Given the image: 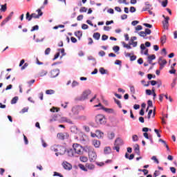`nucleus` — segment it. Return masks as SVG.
I'll return each instance as SVG.
<instances>
[{"instance_id": "obj_1", "label": "nucleus", "mask_w": 177, "mask_h": 177, "mask_svg": "<svg viewBox=\"0 0 177 177\" xmlns=\"http://www.w3.org/2000/svg\"><path fill=\"white\" fill-rule=\"evenodd\" d=\"M73 149L75 154H79L80 156L84 154V147L81 145L77 143L73 144Z\"/></svg>"}, {"instance_id": "obj_2", "label": "nucleus", "mask_w": 177, "mask_h": 177, "mask_svg": "<svg viewBox=\"0 0 177 177\" xmlns=\"http://www.w3.org/2000/svg\"><path fill=\"white\" fill-rule=\"evenodd\" d=\"M95 122L100 124V125H104L106 124V116L102 114H98L95 116Z\"/></svg>"}, {"instance_id": "obj_3", "label": "nucleus", "mask_w": 177, "mask_h": 177, "mask_svg": "<svg viewBox=\"0 0 177 177\" xmlns=\"http://www.w3.org/2000/svg\"><path fill=\"white\" fill-rule=\"evenodd\" d=\"M91 93V90H85L84 91H83L82 94L79 97V100L80 101L86 100V99H88V96H89Z\"/></svg>"}, {"instance_id": "obj_4", "label": "nucleus", "mask_w": 177, "mask_h": 177, "mask_svg": "<svg viewBox=\"0 0 177 177\" xmlns=\"http://www.w3.org/2000/svg\"><path fill=\"white\" fill-rule=\"evenodd\" d=\"M57 153H56V156H59V154L60 156H63V154L66 153V147H63V146H57Z\"/></svg>"}, {"instance_id": "obj_5", "label": "nucleus", "mask_w": 177, "mask_h": 177, "mask_svg": "<svg viewBox=\"0 0 177 177\" xmlns=\"http://www.w3.org/2000/svg\"><path fill=\"white\" fill-rule=\"evenodd\" d=\"M57 137L60 140H64L66 139H68V138L70 137V135H68V133H58L57 134Z\"/></svg>"}, {"instance_id": "obj_6", "label": "nucleus", "mask_w": 177, "mask_h": 177, "mask_svg": "<svg viewBox=\"0 0 177 177\" xmlns=\"http://www.w3.org/2000/svg\"><path fill=\"white\" fill-rule=\"evenodd\" d=\"M167 59H164L162 57H159L158 64L160 66V70H162L165 64H167Z\"/></svg>"}, {"instance_id": "obj_7", "label": "nucleus", "mask_w": 177, "mask_h": 177, "mask_svg": "<svg viewBox=\"0 0 177 177\" xmlns=\"http://www.w3.org/2000/svg\"><path fill=\"white\" fill-rule=\"evenodd\" d=\"M88 157L91 161H95L96 160V153L93 151V149H91V150H88Z\"/></svg>"}, {"instance_id": "obj_8", "label": "nucleus", "mask_w": 177, "mask_h": 177, "mask_svg": "<svg viewBox=\"0 0 177 177\" xmlns=\"http://www.w3.org/2000/svg\"><path fill=\"white\" fill-rule=\"evenodd\" d=\"M37 12H38V15H36L35 13H32V19H39L42 15H44V12H42V10L41 8H39L37 10Z\"/></svg>"}, {"instance_id": "obj_9", "label": "nucleus", "mask_w": 177, "mask_h": 177, "mask_svg": "<svg viewBox=\"0 0 177 177\" xmlns=\"http://www.w3.org/2000/svg\"><path fill=\"white\" fill-rule=\"evenodd\" d=\"M62 167L63 168H64V169H66L67 171H71V169H73V165H71V164H70L67 161L62 162Z\"/></svg>"}, {"instance_id": "obj_10", "label": "nucleus", "mask_w": 177, "mask_h": 177, "mask_svg": "<svg viewBox=\"0 0 177 177\" xmlns=\"http://www.w3.org/2000/svg\"><path fill=\"white\" fill-rule=\"evenodd\" d=\"M59 74H60V71L59 69H54L50 71L51 78H55Z\"/></svg>"}, {"instance_id": "obj_11", "label": "nucleus", "mask_w": 177, "mask_h": 177, "mask_svg": "<svg viewBox=\"0 0 177 177\" xmlns=\"http://www.w3.org/2000/svg\"><path fill=\"white\" fill-rule=\"evenodd\" d=\"M169 20V17H166L165 21H162V25L165 30H168V27H169V23L168 22Z\"/></svg>"}, {"instance_id": "obj_12", "label": "nucleus", "mask_w": 177, "mask_h": 177, "mask_svg": "<svg viewBox=\"0 0 177 177\" xmlns=\"http://www.w3.org/2000/svg\"><path fill=\"white\" fill-rule=\"evenodd\" d=\"M102 110L105 111V113H108V114H114V109L111 108H106L104 106H102Z\"/></svg>"}, {"instance_id": "obj_13", "label": "nucleus", "mask_w": 177, "mask_h": 177, "mask_svg": "<svg viewBox=\"0 0 177 177\" xmlns=\"http://www.w3.org/2000/svg\"><path fill=\"white\" fill-rule=\"evenodd\" d=\"M115 146H122L124 145V141L122 140V139H121V138H118L115 140Z\"/></svg>"}, {"instance_id": "obj_14", "label": "nucleus", "mask_w": 177, "mask_h": 177, "mask_svg": "<svg viewBox=\"0 0 177 177\" xmlns=\"http://www.w3.org/2000/svg\"><path fill=\"white\" fill-rule=\"evenodd\" d=\"M145 8H142L143 12H146L147 10H150L151 9V5L149 1L145 2Z\"/></svg>"}, {"instance_id": "obj_15", "label": "nucleus", "mask_w": 177, "mask_h": 177, "mask_svg": "<svg viewBox=\"0 0 177 177\" xmlns=\"http://www.w3.org/2000/svg\"><path fill=\"white\" fill-rule=\"evenodd\" d=\"M74 154H75V152H74V150L73 149H70L67 150V155L69 157H74Z\"/></svg>"}, {"instance_id": "obj_16", "label": "nucleus", "mask_w": 177, "mask_h": 177, "mask_svg": "<svg viewBox=\"0 0 177 177\" xmlns=\"http://www.w3.org/2000/svg\"><path fill=\"white\" fill-rule=\"evenodd\" d=\"M93 146H95L96 148L100 147V141L97 140H93Z\"/></svg>"}, {"instance_id": "obj_17", "label": "nucleus", "mask_w": 177, "mask_h": 177, "mask_svg": "<svg viewBox=\"0 0 177 177\" xmlns=\"http://www.w3.org/2000/svg\"><path fill=\"white\" fill-rule=\"evenodd\" d=\"M26 20H28V21H31V20H32V14L30 15V12H28L26 15Z\"/></svg>"}, {"instance_id": "obj_18", "label": "nucleus", "mask_w": 177, "mask_h": 177, "mask_svg": "<svg viewBox=\"0 0 177 177\" xmlns=\"http://www.w3.org/2000/svg\"><path fill=\"white\" fill-rule=\"evenodd\" d=\"M75 37L79 38V39H80L81 37H82V31L79 30V31L75 32Z\"/></svg>"}, {"instance_id": "obj_19", "label": "nucleus", "mask_w": 177, "mask_h": 177, "mask_svg": "<svg viewBox=\"0 0 177 177\" xmlns=\"http://www.w3.org/2000/svg\"><path fill=\"white\" fill-rule=\"evenodd\" d=\"M94 39H96L97 41H99L100 39V33L99 32H95L93 35Z\"/></svg>"}, {"instance_id": "obj_20", "label": "nucleus", "mask_w": 177, "mask_h": 177, "mask_svg": "<svg viewBox=\"0 0 177 177\" xmlns=\"http://www.w3.org/2000/svg\"><path fill=\"white\" fill-rule=\"evenodd\" d=\"M134 151H135L136 154H138V156H140V149H139V145H136V147L134 149Z\"/></svg>"}, {"instance_id": "obj_21", "label": "nucleus", "mask_w": 177, "mask_h": 177, "mask_svg": "<svg viewBox=\"0 0 177 177\" xmlns=\"http://www.w3.org/2000/svg\"><path fill=\"white\" fill-rule=\"evenodd\" d=\"M114 102L118 104L119 109H122V105L121 104V101L114 98Z\"/></svg>"}, {"instance_id": "obj_22", "label": "nucleus", "mask_w": 177, "mask_h": 177, "mask_svg": "<svg viewBox=\"0 0 177 177\" xmlns=\"http://www.w3.org/2000/svg\"><path fill=\"white\" fill-rule=\"evenodd\" d=\"M111 152V148H110L109 147H106L104 148V153L105 154H109Z\"/></svg>"}, {"instance_id": "obj_23", "label": "nucleus", "mask_w": 177, "mask_h": 177, "mask_svg": "<svg viewBox=\"0 0 177 177\" xmlns=\"http://www.w3.org/2000/svg\"><path fill=\"white\" fill-rule=\"evenodd\" d=\"M155 59H156V55H149L148 57V62H149V63H151V61L154 60Z\"/></svg>"}, {"instance_id": "obj_24", "label": "nucleus", "mask_w": 177, "mask_h": 177, "mask_svg": "<svg viewBox=\"0 0 177 177\" xmlns=\"http://www.w3.org/2000/svg\"><path fill=\"white\" fill-rule=\"evenodd\" d=\"M139 35L140 37H143L145 39H147V37H146L147 36V35H146V32L141 31L139 32Z\"/></svg>"}, {"instance_id": "obj_25", "label": "nucleus", "mask_w": 177, "mask_h": 177, "mask_svg": "<svg viewBox=\"0 0 177 177\" xmlns=\"http://www.w3.org/2000/svg\"><path fill=\"white\" fill-rule=\"evenodd\" d=\"M160 42H161V44H162V45H164V44H165V42H167V36L163 35V36L160 38Z\"/></svg>"}, {"instance_id": "obj_26", "label": "nucleus", "mask_w": 177, "mask_h": 177, "mask_svg": "<svg viewBox=\"0 0 177 177\" xmlns=\"http://www.w3.org/2000/svg\"><path fill=\"white\" fill-rule=\"evenodd\" d=\"M78 167H79V168H80V169H82V171H84L85 172L88 171V169H86V167L84 165L79 164Z\"/></svg>"}, {"instance_id": "obj_27", "label": "nucleus", "mask_w": 177, "mask_h": 177, "mask_svg": "<svg viewBox=\"0 0 177 177\" xmlns=\"http://www.w3.org/2000/svg\"><path fill=\"white\" fill-rule=\"evenodd\" d=\"M17 100H19V97H14L11 100V104H16V103H17Z\"/></svg>"}, {"instance_id": "obj_28", "label": "nucleus", "mask_w": 177, "mask_h": 177, "mask_svg": "<svg viewBox=\"0 0 177 177\" xmlns=\"http://www.w3.org/2000/svg\"><path fill=\"white\" fill-rule=\"evenodd\" d=\"M71 132H73L74 133H77V132H78V128H77V127H75V126H73L71 128Z\"/></svg>"}, {"instance_id": "obj_29", "label": "nucleus", "mask_w": 177, "mask_h": 177, "mask_svg": "<svg viewBox=\"0 0 177 177\" xmlns=\"http://www.w3.org/2000/svg\"><path fill=\"white\" fill-rule=\"evenodd\" d=\"M80 160L82 162H86V161H88V158L86 156H81Z\"/></svg>"}, {"instance_id": "obj_30", "label": "nucleus", "mask_w": 177, "mask_h": 177, "mask_svg": "<svg viewBox=\"0 0 177 177\" xmlns=\"http://www.w3.org/2000/svg\"><path fill=\"white\" fill-rule=\"evenodd\" d=\"M86 168H88V169H95V165H92V164H86Z\"/></svg>"}, {"instance_id": "obj_31", "label": "nucleus", "mask_w": 177, "mask_h": 177, "mask_svg": "<svg viewBox=\"0 0 177 177\" xmlns=\"http://www.w3.org/2000/svg\"><path fill=\"white\" fill-rule=\"evenodd\" d=\"M53 93H55V91L50 89V90H46V95H53Z\"/></svg>"}, {"instance_id": "obj_32", "label": "nucleus", "mask_w": 177, "mask_h": 177, "mask_svg": "<svg viewBox=\"0 0 177 177\" xmlns=\"http://www.w3.org/2000/svg\"><path fill=\"white\" fill-rule=\"evenodd\" d=\"M124 48H127V49H132L131 44H127L125 42L122 43Z\"/></svg>"}, {"instance_id": "obj_33", "label": "nucleus", "mask_w": 177, "mask_h": 177, "mask_svg": "<svg viewBox=\"0 0 177 177\" xmlns=\"http://www.w3.org/2000/svg\"><path fill=\"white\" fill-rule=\"evenodd\" d=\"M38 30H39V26L38 25H35V26H33L32 28V29L30 30L31 32L32 31H38Z\"/></svg>"}, {"instance_id": "obj_34", "label": "nucleus", "mask_w": 177, "mask_h": 177, "mask_svg": "<svg viewBox=\"0 0 177 177\" xmlns=\"http://www.w3.org/2000/svg\"><path fill=\"white\" fill-rule=\"evenodd\" d=\"M87 11H88V8H86V7H82V8L80 9V13L86 12Z\"/></svg>"}, {"instance_id": "obj_35", "label": "nucleus", "mask_w": 177, "mask_h": 177, "mask_svg": "<svg viewBox=\"0 0 177 177\" xmlns=\"http://www.w3.org/2000/svg\"><path fill=\"white\" fill-rule=\"evenodd\" d=\"M28 111V107H25L22 109V110L19 112L20 114H24V113H27Z\"/></svg>"}, {"instance_id": "obj_36", "label": "nucleus", "mask_w": 177, "mask_h": 177, "mask_svg": "<svg viewBox=\"0 0 177 177\" xmlns=\"http://www.w3.org/2000/svg\"><path fill=\"white\" fill-rule=\"evenodd\" d=\"M80 85V83H78V82L74 80L72 82V88H75V86H78Z\"/></svg>"}, {"instance_id": "obj_37", "label": "nucleus", "mask_w": 177, "mask_h": 177, "mask_svg": "<svg viewBox=\"0 0 177 177\" xmlns=\"http://www.w3.org/2000/svg\"><path fill=\"white\" fill-rule=\"evenodd\" d=\"M46 74H48V72L44 70L41 71V72L39 73L40 77H44V75H46Z\"/></svg>"}, {"instance_id": "obj_38", "label": "nucleus", "mask_w": 177, "mask_h": 177, "mask_svg": "<svg viewBox=\"0 0 177 177\" xmlns=\"http://www.w3.org/2000/svg\"><path fill=\"white\" fill-rule=\"evenodd\" d=\"M133 142H138L139 140V138L138 137V135H133L132 136Z\"/></svg>"}, {"instance_id": "obj_39", "label": "nucleus", "mask_w": 177, "mask_h": 177, "mask_svg": "<svg viewBox=\"0 0 177 177\" xmlns=\"http://www.w3.org/2000/svg\"><path fill=\"white\" fill-rule=\"evenodd\" d=\"M167 5H168V0H165L162 2V6H163V8H167Z\"/></svg>"}, {"instance_id": "obj_40", "label": "nucleus", "mask_w": 177, "mask_h": 177, "mask_svg": "<svg viewBox=\"0 0 177 177\" xmlns=\"http://www.w3.org/2000/svg\"><path fill=\"white\" fill-rule=\"evenodd\" d=\"M151 160H153V161H155V162H156V164H159V163H160V161H158V159H157V157L155 156H152Z\"/></svg>"}, {"instance_id": "obj_41", "label": "nucleus", "mask_w": 177, "mask_h": 177, "mask_svg": "<svg viewBox=\"0 0 177 177\" xmlns=\"http://www.w3.org/2000/svg\"><path fill=\"white\" fill-rule=\"evenodd\" d=\"M6 9H7L6 4L1 6V12H6Z\"/></svg>"}, {"instance_id": "obj_42", "label": "nucleus", "mask_w": 177, "mask_h": 177, "mask_svg": "<svg viewBox=\"0 0 177 177\" xmlns=\"http://www.w3.org/2000/svg\"><path fill=\"white\" fill-rule=\"evenodd\" d=\"M113 50H114V52H115V53L118 52V50H120V46H113Z\"/></svg>"}, {"instance_id": "obj_43", "label": "nucleus", "mask_w": 177, "mask_h": 177, "mask_svg": "<svg viewBox=\"0 0 177 177\" xmlns=\"http://www.w3.org/2000/svg\"><path fill=\"white\" fill-rule=\"evenodd\" d=\"M145 32L147 35H150V34H151V30L149 28H146Z\"/></svg>"}, {"instance_id": "obj_44", "label": "nucleus", "mask_w": 177, "mask_h": 177, "mask_svg": "<svg viewBox=\"0 0 177 177\" xmlns=\"http://www.w3.org/2000/svg\"><path fill=\"white\" fill-rule=\"evenodd\" d=\"M82 30H88V28H89V26L85 24H83L82 25Z\"/></svg>"}, {"instance_id": "obj_45", "label": "nucleus", "mask_w": 177, "mask_h": 177, "mask_svg": "<svg viewBox=\"0 0 177 177\" xmlns=\"http://www.w3.org/2000/svg\"><path fill=\"white\" fill-rule=\"evenodd\" d=\"M53 176H59V177H63V175L59 172L55 171Z\"/></svg>"}, {"instance_id": "obj_46", "label": "nucleus", "mask_w": 177, "mask_h": 177, "mask_svg": "<svg viewBox=\"0 0 177 177\" xmlns=\"http://www.w3.org/2000/svg\"><path fill=\"white\" fill-rule=\"evenodd\" d=\"M115 134L114 133H111L109 134V139H114Z\"/></svg>"}, {"instance_id": "obj_47", "label": "nucleus", "mask_w": 177, "mask_h": 177, "mask_svg": "<svg viewBox=\"0 0 177 177\" xmlns=\"http://www.w3.org/2000/svg\"><path fill=\"white\" fill-rule=\"evenodd\" d=\"M82 19H84V15H80L77 16V21H81V20H82Z\"/></svg>"}, {"instance_id": "obj_48", "label": "nucleus", "mask_w": 177, "mask_h": 177, "mask_svg": "<svg viewBox=\"0 0 177 177\" xmlns=\"http://www.w3.org/2000/svg\"><path fill=\"white\" fill-rule=\"evenodd\" d=\"M113 150H116V151L120 152V145H115L113 148Z\"/></svg>"}, {"instance_id": "obj_49", "label": "nucleus", "mask_w": 177, "mask_h": 177, "mask_svg": "<svg viewBox=\"0 0 177 177\" xmlns=\"http://www.w3.org/2000/svg\"><path fill=\"white\" fill-rule=\"evenodd\" d=\"M130 45H133V48H136V46H138V41H131Z\"/></svg>"}, {"instance_id": "obj_50", "label": "nucleus", "mask_w": 177, "mask_h": 177, "mask_svg": "<svg viewBox=\"0 0 177 177\" xmlns=\"http://www.w3.org/2000/svg\"><path fill=\"white\" fill-rule=\"evenodd\" d=\"M154 132L156 133L158 138H161V134H160V132L158 131V129H155Z\"/></svg>"}, {"instance_id": "obj_51", "label": "nucleus", "mask_w": 177, "mask_h": 177, "mask_svg": "<svg viewBox=\"0 0 177 177\" xmlns=\"http://www.w3.org/2000/svg\"><path fill=\"white\" fill-rule=\"evenodd\" d=\"M143 27L142 26L138 25L136 27V31H140V30H142Z\"/></svg>"}, {"instance_id": "obj_52", "label": "nucleus", "mask_w": 177, "mask_h": 177, "mask_svg": "<svg viewBox=\"0 0 177 177\" xmlns=\"http://www.w3.org/2000/svg\"><path fill=\"white\" fill-rule=\"evenodd\" d=\"M24 140L25 145H28V139L24 134Z\"/></svg>"}, {"instance_id": "obj_53", "label": "nucleus", "mask_w": 177, "mask_h": 177, "mask_svg": "<svg viewBox=\"0 0 177 177\" xmlns=\"http://www.w3.org/2000/svg\"><path fill=\"white\" fill-rule=\"evenodd\" d=\"M170 171L172 174H176V169L174 167H170Z\"/></svg>"}, {"instance_id": "obj_54", "label": "nucleus", "mask_w": 177, "mask_h": 177, "mask_svg": "<svg viewBox=\"0 0 177 177\" xmlns=\"http://www.w3.org/2000/svg\"><path fill=\"white\" fill-rule=\"evenodd\" d=\"M106 39H109V36L106 35H103L102 36V41H106Z\"/></svg>"}, {"instance_id": "obj_55", "label": "nucleus", "mask_w": 177, "mask_h": 177, "mask_svg": "<svg viewBox=\"0 0 177 177\" xmlns=\"http://www.w3.org/2000/svg\"><path fill=\"white\" fill-rule=\"evenodd\" d=\"M130 12L131 13H135V12H136V8L133 6L130 7Z\"/></svg>"}, {"instance_id": "obj_56", "label": "nucleus", "mask_w": 177, "mask_h": 177, "mask_svg": "<svg viewBox=\"0 0 177 177\" xmlns=\"http://www.w3.org/2000/svg\"><path fill=\"white\" fill-rule=\"evenodd\" d=\"M100 73L101 74H106V70H105V68H100Z\"/></svg>"}, {"instance_id": "obj_57", "label": "nucleus", "mask_w": 177, "mask_h": 177, "mask_svg": "<svg viewBox=\"0 0 177 177\" xmlns=\"http://www.w3.org/2000/svg\"><path fill=\"white\" fill-rule=\"evenodd\" d=\"M148 107H153V102L151 100H148L147 102Z\"/></svg>"}, {"instance_id": "obj_58", "label": "nucleus", "mask_w": 177, "mask_h": 177, "mask_svg": "<svg viewBox=\"0 0 177 177\" xmlns=\"http://www.w3.org/2000/svg\"><path fill=\"white\" fill-rule=\"evenodd\" d=\"M143 26H145V27H147L148 28H151L153 27V26L150 24H143Z\"/></svg>"}, {"instance_id": "obj_59", "label": "nucleus", "mask_w": 177, "mask_h": 177, "mask_svg": "<svg viewBox=\"0 0 177 177\" xmlns=\"http://www.w3.org/2000/svg\"><path fill=\"white\" fill-rule=\"evenodd\" d=\"M130 91H131V93L133 95H135V87H134V86H131V87H130Z\"/></svg>"}, {"instance_id": "obj_60", "label": "nucleus", "mask_w": 177, "mask_h": 177, "mask_svg": "<svg viewBox=\"0 0 177 177\" xmlns=\"http://www.w3.org/2000/svg\"><path fill=\"white\" fill-rule=\"evenodd\" d=\"M130 60H131V62H133V61L136 60V55H131L130 57Z\"/></svg>"}, {"instance_id": "obj_61", "label": "nucleus", "mask_w": 177, "mask_h": 177, "mask_svg": "<svg viewBox=\"0 0 177 177\" xmlns=\"http://www.w3.org/2000/svg\"><path fill=\"white\" fill-rule=\"evenodd\" d=\"M106 55V53L103 50H101L99 52V55L101 56L102 57H103V56H104Z\"/></svg>"}, {"instance_id": "obj_62", "label": "nucleus", "mask_w": 177, "mask_h": 177, "mask_svg": "<svg viewBox=\"0 0 177 177\" xmlns=\"http://www.w3.org/2000/svg\"><path fill=\"white\" fill-rule=\"evenodd\" d=\"M50 53V48H47L45 50V55H49Z\"/></svg>"}, {"instance_id": "obj_63", "label": "nucleus", "mask_w": 177, "mask_h": 177, "mask_svg": "<svg viewBox=\"0 0 177 177\" xmlns=\"http://www.w3.org/2000/svg\"><path fill=\"white\" fill-rule=\"evenodd\" d=\"M71 42H73V44H75V42H77V39L74 37H71Z\"/></svg>"}, {"instance_id": "obj_64", "label": "nucleus", "mask_w": 177, "mask_h": 177, "mask_svg": "<svg viewBox=\"0 0 177 177\" xmlns=\"http://www.w3.org/2000/svg\"><path fill=\"white\" fill-rule=\"evenodd\" d=\"M146 93H147V95H148L149 96H150V95H151V90H150V89H147V90H146Z\"/></svg>"}]
</instances>
